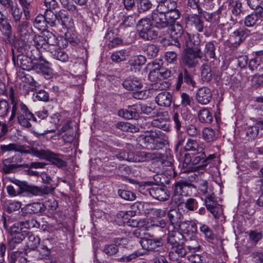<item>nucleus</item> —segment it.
<instances>
[{"label": "nucleus", "mask_w": 263, "mask_h": 263, "mask_svg": "<svg viewBox=\"0 0 263 263\" xmlns=\"http://www.w3.org/2000/svg\"><path fill=\"white\" fill-rule=\"evenodd\" d=\"M181 13L177 9V3L171 0L158 2L156 8L151 13V19L156 28L163 29L171 26V35L180 38L177 42L181 43V37L184 33L182 26L179 23H175L179 18Z\"/></svg>", "instance_id": "nucleus-1"}, {"label": "nucleus", "mask_w": 263, "mask_h": 263, "mask_svg": "<svg viewBox=\"0 0 263 263\" xmlns=\"http://www.w3.org/2000/svg\"><path fill=\"white\" fill-rule=\"evenodd\" d=\"M168 234L167 237V246L171 250L169 252L170 258L173 260H177L179 257H183L186 254V251L184 249L181 240L183 236L176 229L172 227H168Z\"/></svg>", "instance_id": "nucleus-2"}, {"label": "nucleus", "mask_w": 263, "mask_h": 263, "mask_svg": "<svg viewBox=\"0 0 263 263\" xmlns=\"http://www.w3.org/2000/svg\"><path fill=\"white\" fill-rule=\"evenodd\" d=\"M34 222L33 220L26 222H18L10 227L9 230V246L10 249H14L25 238L26 231H23V229L35 227Z\"/></svg>", "instance_id": "nucleus-3"}, {"label": "nucleus", "mask_w": 263, "mask_h": 263, "mask_svg": "<svg viewBox=\"0 0 263 263\" xmlns=\"http://www.w3.org/2000/svg\"><path fill=\"white\" fill-rule=\"evenodd\" d=\"M167 141V136L159 130L147 133L142 138L143 146L147 149H162Z\"/></svg>", "instance_id": "nucleus-4"}, {"label": "nucleus", "mask_w": 263, "mask_h": 263, "mask_svg": "<svg viewBox=\"0 0 263 263\" xmlns=\"http://www.w3.org/2000/svg\"><path fill=\"white\" fill-rule=\"evenodd\" d=\"M44 15L47 25L48 24L51 27L61 25L63 28H67L70 21L68 12L63 9L55 14L52 10H46Z\"/></svg>", "instance_id": "nucleus-5"}, {"label": "nucleus", "mask_w": 263, "mask_h": 263, "mask_svg": "<svg viewBox=\"0 0 263 263\" xmlns=\"http://www.w3.org/2000/svg\"><path fill=\"white\" fill-rule=\"evenodd\" d=\"M180 216V214L178 213L176 210H170L167 214L171 223L168 227H172L173 229H180V230L186 233H188L190 231L192 232H196L197 227L196 224L190 221L180 222L179 221Z\"/></svg>", "instance_id": "nucleus-6"}, {"label": "nucleus", "mask_w": 263, "mask_h": 263, "mask_svg": "<svg viewBox=\"0 0 263 263\" xmlns=\"http://www.w3.org/2000/svg\"><path fill=\"white\" fill-rule=\"evenodd\" d=\"M137 27L140 37L144 40L155 39L158 36V32L155 29V26H153L150 19L147 17L140 19L137 24Z\"/></svg>", "instance_id": "nucleus-7"}, {"label": "nucleus", "mask_w": 263, "mask_h": 263, "mask_svg": "<svg viewBox=\"0 0 263 263\" xmlns=\"http://www.w3.org/2000/svg\"><path fill=\"white\" fill-rule=\"evenodd\" d=\"M123 87L127 90L134 91L133 96L137 99H144L148 95L147 90L142 89V82L137 78L129 77L123 82Z\"/></svg>", "instance_id": "nucleus-8"}, {"label": "nucleus", "mask_w": 263, "mask_h": 263, "mask_svg": "<svg viewBox=\"0 0 263 263\" xmlns=\"http://www.w3.org/2000/svg\"><path fill=\"white\" fill-rule=\"evenodd\" d=\"M26 55L20 54L17 56L16 64L21 69L25 70H33V67L35 64L33 60L37 58L34 55L35 52L37 53V50H29L25 48Z\"/></svg>", "instance_id": "nucleus-9"}, {"label": "nucleus", "mask_w": 263, "mask_h": 263, "mask_svg": "<svg viewBox=\"0 0 263 263\" xmlns=\"http://www.w3.org/2000/svg\"><path fill=\"white\" fill-rule=\"evenodd\" d=\"M200 49L194 50L192 48H185L182 57L183 63L189 68L196 67L202 56Z\"/></svg>", "instance_id": "nucleus-10"}, {"label": "nucleus", "mask_w": 263, "mask_h": 263, "mask_svg": "<svg viewBox=\"0 0 263 263\" xmlns=\"http://www.w3.org/2000/svg\"><path fill=\"white\" fill-rule=\"evenodd\" d=\"M31 153L33 155L40 159L50 161L59 167L65 165V162L64 160L60 158L57 155L49 150L32 149Z\"/></svg>", "instance_id": "nucleus-11"}, {"label": "nucleus", "mask_w": 263, "mask_h": 263, "mask_svg": "<svg viewBox=\"0 0 263 263\" xmlns=\"http://www.w3.org/2000/svg\"><path fill=\"white\" fill-rule=\"evenodd\" d=\"M200 40L199 34L197 33L195 34H190L189 33H184L181 37V43H178L177 45L179 47L181 45L185 46L186 48H192L194 50L200 49L199 45Z\"/></svg>", "instance_id": "nucleus-12"}, {"label": "nucleus", "mask_w": 263, "mask_h": 263, "mask_svg": "<svg viewBox=\"0 0 263 263\" xmlns=\"http://www.w3.org/2000/svg\"><path fill=\"white\" fill-rule=\"evenodd\" d=\"M48 208L49 210H55L58 207V203L55 200L46 202L45 204L40 202H34L28 204L26 205L28 211L31 213H37L45 211V208Z\"/></svg>", "instance_id": "nucleus-13"}, {"label": "nucleus", "mask_w": 263, "mask_h": 263, "mask_svg": "<svg viewBox=\"0 0 263 263\" xmlns=\"http://www.w3.org/2000/svg\"><path fill=\"white\" fill-rule=\"evenodd\" d=\"M9 98L12 105L11 116L9 118V122L11 123L15 118L16 115L18 116V113L24 112L28 107L22 101L15 98L13 93H10Z\"/></svg>", "instance_id": "nucleus-14"}, {"label": "nucleus", "mask_w": 263, "mask_h": 263, "mask_svg": "<svg viewBox=\"0 0 263 263\" xmlns=\"http://www.w3.org/2000/svg\"><path fill=\"white\" fill-rule=\"evenodd\" d=\"M117 158L120 160H126L129 162L144 161L147 157V154L144 152H138L136 155L132 153H127L121 151L116 155Z\"/></svg>", "instance_id": "nucleus-15"}, {"label": "nucleus", "mask_w": 263, "mask_h": 263, "mask_svg": "<svg viewBox=\"0 0 263 263\" xmlns=\"http://www.w3.org/2000/svg\"><path fill=\"white\" fill-rule=\"evenodd\" d=\"M45 36L47 41V45H48L49 51L53 50L54 46L58 45L60 48H65L67 46L68 42L64 38L61 37L60 40H58L56 36L51 32L45 31Z\"/></svg>", "instance_id": "nucleus-16"}, {"label": "nucleus", "mask_w": 263, "mask_h": 263, "mask_svg": "<svg viewBox=\"0 0 263 263\" xmlns=\"http://www.w3.org/2000/svg\"><path fill=\"white\" fill-rule=\"evenodd\" d=\"M139 242L142 247L147 251H158L163 245L161 239L142 238Z\"/></svg>", "instance_id": "nucleus-17"}, {"label": "nucleus", "mask_w": 263, "mask_h": 263, "mask_svg": "<svg viewBox=\"0 0 263 263\" xmlns=\"http://www.w3.org/2000/svg\"><path fill=\"white\" fill-rule=\"evenodd\" d=\"M17 121L21 126L30 128L31 126V121H36V118L27 108L24 112L18 113Z\"/></svg>", "instance_id": "nucleus-18"}, {"label": "nucleus", "mask_w": 263, "mask_h": 263, "mask_svg": "<svg viewBox=\"0 0 263 263\" xmlns=\"http://www.w3.org/2000/svg\"><path fill=\"white\" fill-rule=\"evenodd\" d=\"M50 64L46 61L44 63H39L34 65L33 71L42 74L46 79H50L52 76V70Z\"/></svg>", "instance_id": "nucleus-19"}, {"label": "nucleus", "mask_w": 263, "mask_h": 263, "mask_svg": "<svg viewBox=\"0 0 263 263\" xmlns=\"http://www.w3.org/2000/svg\"><path fill=\"white\" fill-rule=\"evenodd\" d=\"M212 94L211 90L205 87L198 89L196 93L197 102L202 105L208 104L212 100Z\"/></svg>", "instance_id": "nucleus-20"}, {"label": "nucleus", "mask_w": 263, "mask_h": 263, "mask_svg": "<svg viewBox=\"0 0 263 263\" xmlns=\"http://www.w3.org/2000/svg\"><path fill=\"white\" fill-rule=\"evenodd\" d=\"M184 82L189 86L195 87L196 83L193 80L192 76L185 70L183 72L180 73L178 77V81L176 85V89L179 90L183 83Z\"/></svg>", "instance_id": "nucleus-21"}, {"label": "nucleus", "mask_w": 263, "mask_h": 263, "mask_svg": "<svg viewBox=\"0 0 263 263\" xmlns=\"http://www.w3.org/2000/svg\"><path fill=\"white\" fill-rule=\"evenodd\" d=\"M149 193L153 198L158 200L165 201L168 198V194L166 189L162 187H152L149 189Z\"/></svg>", "instance_id": "nucleus-22"}, {"label": "nucleus", "mask_w": 263, "mask_h": 263, "mask_svg": "<svg viewBox=\"0 0 263 263\" xmlns=\"http://www.w3.org/2000/svg\"><path fill=\"white\" fill-rule=\"evenodd\" d=\"M184 149L186 152H192L194 153H201L204 149L203 143H199L196 140L188 139L184 147Z\"/></svg>", "instance_id": "nucleus-23"}, {"label": "nucleus", "mask_w": 263, "mask_h": 263, "mask_svg": "<svg viewBox=\"0 0 263 263\" xmlns=\"http://www.w3.org/2000/svg\"><path fill=\"white\" fill-rule=\"evenodd\" d=\"M172 97L170 92L162 91L158 93L155 98V101L159 106L168 107L171 105Z\"/></svg>", "instance_id": "nucleus-24"}, {"label": "nucleus", "mask_w": 263, "mask_h": 263, "mask_svg": "<svg viewBox=\"0 0 263 263\" xmlns=\"http://www.w3.org/2000/svg\"><path fill=\"white\" fill-rule=\"evenodd\" d=\"M179 166L181 167V172L182 173L193 172L196 168L201 167V166H194L191 156L188 154H185L184 159Z\"/></svg>", "instance_id": "nucleus-25"}, {"label": "nucleus", "mask_w": 263, "mask_h": 263, "mask_svg": "<svg viewBox=\"0 0 263 263\" xmlns=\"http://www.w3.org/2000/svg\"><path fill=\"white\" fill-rule=\"evenodd\" d=\"M34 46L36 49H31L30 50H37L38 49H43L46 51H49L48 45H47L45 32H43V35H35L32 39Z\"/></svg>", "instance_id": "nucleus-26"}, {"label": "nucleus", "mask_w": 263, "mask_h": 263, "mask_svg": "<svg viewBox=\"0 0 263 263\" xmlns=\"http://www.w3.org/2000/svg\"><path fill=\"white\" fill-rule=\"evenodd\" d=\"M228 6L233 15L239 16L242 12V3L240 0H228Z\"/></svg>", "instance_id": "nucleus-27"}, {"label": "nucleus", "mask_w": 263, "mask_h": 263, "mask_svg": "<svg viewBox=\"0 0 263 263\" xmlns=\"http://www.w3.org/2000/svg\"><path fill=\"white\" fill-rule=\"evenodd\" d=\"M54 190V187L51 186L43 185L40 187L33 186L29 189V191L34 196H42L43 195L48 194Z\"/></svg>", "instance_id": "nucleus-28"}, {"label": "nucleus", "mask_w": 263, "mask_h": 263, "mask_svg": "<svg viewBox=\"0 0 263 263\" xmlns=\"http://www.w3.org/2000/svg\"><path fill=\"white\" fill-rule=\"evenodd\" d=\"M192 185L184 181L178 182L176 183L174 190L177 194L186 196L191 191Z\"/></svg>", "instance_id": "nucleus-29"}, {"label": "nucleus", "mask_w": 263, "mask_h": 263, "mask_svg": "<svg viewBox=\"0 0 263 263\" xmlns=\"http://www.w3.org/2000/svg\"><path fill=\"white\" fill-rule=\"evenodd\" d=\"M259 128L263 129V121H259L255 125L248 126L246 129V135L248 139H254L256 137Z\"/></svg>", "instance_id": "nucleus-30"}, {"label": "nucleus", "mask_w": 263, "mask_h": 263, "mask_svg": "<svg viewBox=\"0 0 263 263\" xmlns=\"http://www.w3.org/2000/svg\"><path fill=\"white\" fill-rule=\"evenodd\" d=\"M9 263H27L25 253L20 251L13 252L9 256Z\"/></svg>", "instance_id": "nucleus-31"}, {"label": "nucleus", "mask_w": 263, "mask_h": 263, "mask_svg": "<svg viewBox=\"0 0 263 263\" xmlns=\"http://www.w3.org/2000/svg\"><path fill=\"white\" fill-rule=\"evenodd\" d=\"M129 55V50H121L112 53L111 59L114 62H120L125 60Z\"/></svg>", "instance_id": "nucleus-32"}, {"label": "nucleus", "mask_w": 263, "mask_h": 263, "mask_svg": "<svg viewBox=\"0 0 263 263\" xmlns=\"http://www.w3.org/2000/svg\"><path fill=\"white\" fill-rule=\"evenodd\" d=\"M0 149L2 154L11 152L27 153V151H23L22 146L15 143H10L8 145H1L0 146Z\"/></svg>", "instance_id": "nucleus-33"}, {"label": "nucleus", "mask_w": 263, "mask_h": 263, "mask_svg": "<svg viewBox=\"0 0 263 263\" xmlns=\"http://www.w3.org/2000/svg\"><path fill=\"white\" fill-rule=\"evenodd\" d=\"M188 21L192 25L195 26L199 32H202L203 29V22L200 17L196 14H193L188 17Z\"/></svg>", "instance_id": "nucleus-34"}, {"label": "nucleus", "mask_w": 263, "mask_h": 263, "mask_svg": "<svg viewBox=\"0 0 263 263\" xmlns=\"http://www.w3.org/2000/svg\"><path fill=\"white\" fill-rule=\"evenodd\" d=\"M146 61V58L142 55H137L133 56L129 60V64L132 67L136 68L139 67L144 65Z\"/></svg>", "instance_id": "nucleus-35"}, {"label": "nucleus", "mask_w": 263, "mask_h": 263, "mask_svg": "<svg viewBox=\"0 0 263 263\" xmlns=\"http://www.w3.org/2000/svg\"><path fill=\"white\" fill-rule=\"evenodd\" d=\"M33 25L34 27L39 31H43V32H45L44 31L45 30L47 25L44 15H38L34 20Z\"/></svg>", "instance_id": "nucleus-36"}, {"label": "nucleus", "mask_w": 263, "mask_h": 263, "mask_svg": "<svg viewBox=\"0 0 263 263\" xmlns=\"http://www.w3.org/2000/svg\"><path fill=\"white\" fill-rule=\"evenodd\" d=\"M52 57L63 62H65L68 61V56L67 54L63 50L58 48L55 49L51 51Z\"/></svg>", "instance_id": "nucleus-37"}, {"label": "nucleus", "mask_w": 263, "mask_h": 263, "mask_svg": "<svg viewBox=\"0 0 263 263\" xmlns=\"http://www.w3.org/2000/svg\"><path fill=\"white\" fill-rule=\"evenodd\" d=\"M258 22H260L256 12H253L247 16L245 18L244 23L247 27H253Z\"/></svg>", "instance_id": "nucleus-38"}, {"label": "nucleus", "mask_w": 263, "mask_h": 263, "mask_svg": "<svg viewBox=\"0 0 263 263\" xmlns=\"http://www.w3.org/2000/svg\"><path fill=\"white\" fill-rule=\"evenodd\" d=\"M198 118L201 122L208 123H211L213 119L212 114L206 108H203L199 111Z\"/></svg>", "instance_id": "nucleus-39"}, {"label": "nucleus", "mask_w": 263, "mask_h": 263, "mask_svg": "<svg viewBox=\"0 0 263 263\" xmlns=\"http://www.w3.org/2000/svg\"><path fill=\"white\" fill-rule=\"evenodd\" d=\"M151 0H139L137 2V8L139 13L146 12L152 7Z\"/></svg>", "instance_id": "nucleus-40"}, {"label": "nucleus", "mask_w": 263, "mask_h": 263, "mask_svg": "<svg viewBox=\"0 0 263 263\" xmlns=\"http://www.w3.org/2000/svg\"><path fill=\"white\" fill-rule=\"evenodd\" d=\"M40 242V238L37 236L31 234L28 237L27 246L30 250L35 249L39 245Z\"/></svg>", "instance_id": "nucleus-41"}, {"label": "nucleus", "mask_w": 263, "mask_h": 263, "mask_svg": "<svg viewBox=\"0 0 263 263\" xmlns=\"http://www.w3.org/2000/svg\"><path fill=\"white\" fill-rule=\"evenodd\" d=\"M245 32L241 29H237L233 32V35L231 37V40L232 39L234 40V42L233 44L238 45H239L241 42L244 40L245 37Z\"/></svg>", "instance_id": "nucleus-42"}, {"label": "nucleus", "mask_w": 263, "mask_h": 263, "mask_svg": "<svg viewBox=\"0 0 263 263\" xmlns=\"http://www.w3.org/2000/svg\"><path fill=\"white\" fill-rule=\"evenodd\" d=\"M22 206L21 202L13 200H9L6 202L7 211L9 213H11L18 210Z\"/></svg>", "instance_id": "nucleus-43"}, {"label": "nucleus", "mask_w": 263, "mask_h": 263, "mask_svg": "<svg viewBox=\"0 0 263 263\" xmlns=\"http://www.w3.org/2000/svg\"><path fill=\"white\" fill-rule=\"evenodd\" d=\"M202 136L207 142H213L216 139L215 132L211 128H204L202 132Z\"/></svg>", "instance_id": "nucleus-44"}, {"label": "nucleus", "mask_w": 263, "mask_h": 263, "mask_svg": "<svg viewBox=\"0 0 263 263\" xmlns=\"http://www.w3.org/2000/svg\"><path fill=\"white\" fill-rule=\"evenodd\" d=\"M215 47L213 42L207 43L205 46L204 53L206 58H214L215 57Z\"/></svg>", "instance_id": "nucleus-45"}, {"label": "nucleus", "mask_w": 263, "mask_h": 263, "mask_svg": "<svg viewBox=\"0 0 263 263\" xmlns=\"http://www.w3.org/2000/svg\"><path fill=\"white\" fill-rule=\"evenodd\" d=\"M117 127L123 131H126L130 133L136 132L138 129V128L135 126L128 122H118L117 124Z\"/></svg>", "instance_id": "nucleus-46"}, {"label": "nucleus", "mask_w": 263, "mask_h": 263, "mask_svg": "<svg viewBox=\"0 0 263 263\" xmlns=\"http://www.w3.org/2000/svg\"><path fill=\"white\" fill-rule=\"evenodd\" d=\"M118 194L121 198L126 200L133 201L136 199V195L133 192L125 190H119Z\"/></svg>", "instance_id": "nucleus-47"}, {"label": "nucleus", "mask_w": 263, "mask_h": 263, "mask_svg": "<svg viewBox=\"0 0 263 263\" xmlns=\"http://www.w3.org/2000/svg\"><path fill=\"white\" fill-rule=\"evenodd\" d=\"M21 166L20 164H16L15 163H12L10 162V159H6L4 161V165L3 166V171L6 173H10L13 171L18 166Z\"/></svg>", "instance_id": "nucleus-48"}, {"label": "nucleus", "mask_w": 263, "mask_h": 263, "mask_svg": "<svg viewBox=\"0 0 263 263\" xmlns=\"http://www.w3.org/2000/svg\"><path fill=\"white\" fill-rule=\"evenodd\" d=\"M158 50V48L156 45L148 44L146 46L144 52L149 58H151L157 55Z\"/></svg>", "instance_id": "nucleus-49"}, {"label": "nucleus", "mask_w": 263, "mask_h": 263, "mask_svg": "<svg viewBox=\"0 0 263 263\" xmlns=\"http://www.w3.org/2000/svg\"><path fill=\"white\" fill-rule=\"evenodd\" d=\"M199 229L206 238L210 240H213L214 239V235L208 226L200 224Z\"/></svg>", "instance_id": "nucleus-50"}, {"label": "nucleus", "mask_w": 263, "mask_h": 263, "mask_svg": "<svg viewBox=\"0 0 263 263\" xmlns=\"http://www.w3.org/2000/svg\"><path fill=\"white\" fill-rule=\"evenodd\" d=\"M201 76L203 81H209L212 78L211 70L210 66L204 64L201 68Z\"/></svg>", "instance_id": "nucleus-51"}, {"label": "nucleus", "mask_w": 263, "mask_h": 263, "mask_svg": "<svg viewBox=\"0 0 263 263\" xmlns=\"http://www.w3.org/2000/svg\"><path fill=\"white\" fill-rule=\"evenodd\" d=\"M152 124L154 126L166 132L169 131L171 128L170 123L165 121H160L159 119H156L153 121Z\"/></svg>", "instance_id": "nucleus-52"}, {"label": "nucleus", "mask_w": 263, "mask_h": 263, "mask_svg": "<svg viewBox=\"0 0 263 263\" xmlns=\"http://www.w3.org/2000/svg\"><path fill=\"white\" fill-rule=\"evenodd\" d=\"M10 107L8 102L4 100L0 101V117H5L9 111Z\"/></svg>", "instance_id": "nucleus-53"}, {"label": "nucleus", "mask_w": 263, "mask_h": 263, "mask_svg": "<svg viewBox=\"0 0 263 263\" xmlns=\"http://www.w3.org/2000/svg\"><path fill=\"white\" fill-rule=\"evenodd\" d=\"M185 206L190 211H194L198 207V202L196 199L194 198H188L185 200L184 203Z\"/></svg>", "instance_id": "nucleus-54"}, {"label": "nucleus", "mask_w": 263, "mask_h": 263, "mask_svg": "<svg viewBox=\"0 0 263 263\" xmlns=\"http://www.w3.org/2000/svg\"><path fill=\"white\" fill-rule=\"evenodd\" d=\"M10 9L14 21L19 22L22 15L21 10L17 6L14 5Z\"/></svg>", "instance_id": "nucleus-55"}, {"label": "nucleus", "mask_w": 263, "mask_h": 263, "mask_svg": "<svg viewBox=\"0 0 263 263\" xmlns=\"http://www.w3.org/2000/svg\"><path fill=\"white\" fill-rule=\"evenodd\" d=\"M204 202L207 209L218 205L215 197L213 194L208 195L205 198Z\"/></svg>", "instance_id": "nucleus-56"}, {"label": "nucleus", "mask_w": 263, "mask_h": 263, "mask_svg": "<svg viewBox=\"0 0 263 263\" xmlns=\"http://www.w3.org/2000/svg\"><path fill=\"white\" fill-rule=\"evenodd\" d=\"M119 116L123 117L126 119H132L137 118V116L128 107L127 109L119 110L118 112Z\"/></svg>", "instance_id": "nucleus-57"}, {"label": "nucleus", "mask_w": 263, "mask_h": 263, "mask_svg": "<svg viewBox=\"0 0 263 263\" xmlns=\"http://www.w3.org/2000/svg\"><path fill=\"white\" fill-rule=\"evenodd\" d=\"M188 260L193 263H205V258L200 255L192 254L187 256Z\"/></svg>", "instance_id": "nucleus-58"}, {"label": "nucleus", "mask_w": 263, "mask_h": 263, "mask_svg": "<svg viewBox=\"0 0 263 263\" xmlns=\"http://www.w3.org/2000/svg\"><path fill=\"white\" fill-rule=\"evenodd\" d=\"M118 251V247L115 244L106 245L104 248V252L108 255H113Z\"/></svg>", "instance_id": "nucleus-59"}, {"label": "nucleus", "mask_w": 263, "mask_h": 263, "mask_svg": "<svg viewBox=\"0 0 263 263\" xmlns=\"http://www.w3.org/2000/svg\"><path fill=\"white\" fill-rule=\"evenodd\" d=\"M175 123V127L177 131H179L181 127V117L177 112H175L172 117Z\"/></svg>", "instance_id": "nucleus-60"}, {"label": "nucleus", "mask_w": 263, "mask_h": 263, "mask_svg": "<svg viewBox=\"0 0 263 263\" xmlns=\"http://www.w3.org/2000/svg\"><path fill=\"white\" fill-rule=\"evenodd\" d=\"M185 196L180 194H177L174 190V195L172 197V201L178 206L183 204L185 201L184 197Z\"/></svg>", "instance_id": "nucleus-61"}, {"label": "nucleus", "mask_w": 263, "mask_h": 263, "mask_svg": "<svg viewBox=\"0 0 263 263\" xmlns=\"http://www.w3.org/2000/svg\"><path fill=\"white\" fill-rule=\"evenodd\" d=\"M200 245L199 244L197 240H190L187 242V249L191 252H195L199 250L200 249Z\"/></svg>", "instance_id": "nucleus-62"}, {"label": "nucleus", "mask_w": 263, "mask_h": 263, "mask_svg": "<svg viewBox=\"0 0 263 263\" xmlns=\"http://www.w3.org/2000/svg\"><path fill=\"white\" fill-rule=\"evenodd\" d=\"M2 27V30L4 34L9 37L11 34V26L7 21L0 24Z\"/></svg>", "instance_id": "nucleus-63"}, {"label": "nucleus", "mask_w": 263, "mask_h": 263, "mask_svg": "<svg viewBox=\"0 0 263 263\" xmlns=\"http://www.w3.org/2000/svg\"><path fill=\"white\" fill-rule=\"evenodd\" d=\"M34 95L39 101H47L48 100V93L43 90H40L36 92Z\"/></svg>", "instance_id": "nucleus-64"}]
</instances>
